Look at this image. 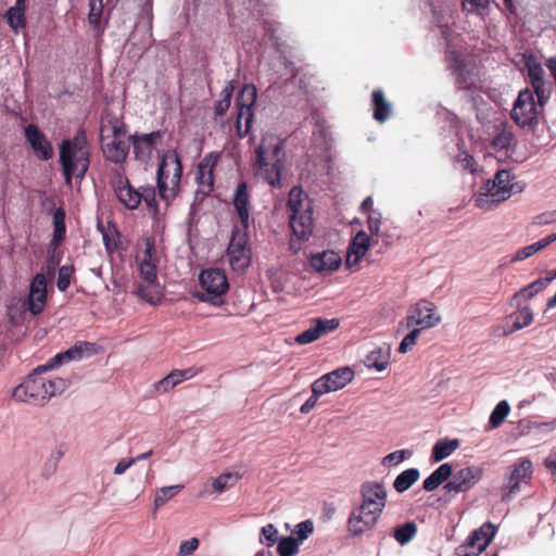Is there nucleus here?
I'll list each match as a JSON object with an SVG mask.
<instances>
[{
    "label": "nucleus",
    "instance_id": "21",
    "mask_svg": "<svg viewBox=\"0 0 556 556\" xmlns=\"http://www.w3.org/2000/svg\"><path fill=\"white\" fill-rule=\"evenodd\" d=\"M134 146V154L136 160L148 163L156 149V144L161 139L159 131L150 134L134 135L130 137Z\"/></svg>",
    "mask_w": 556,
    "mask_h": 556
},
{
    "label": "nucleus",
    "instance_id": "43",
    "mask_svg": "<svg viewBox=\"0 0 556 556\" xmlns=\"http://www.w3.org/2000/svg\"><path fill=\"white\" fill-rule=\"evenodd\" d=\"M299 541L293 536H285L279 540L277 553L279 556H294L299 552Z\"/></svg>",
    "mask_w": 556,
    "mask_h": 556
},
{
    "label": "nucleus",
    "instance_id": "50",
    "mask_svg": "<svg viewBox=\"0 0 556 556\" xmlns=\"http://www.w3.org/2000/svg\"><path fill=\"white\" fill-rule=\"evenodd\" d=\"M73 268L71 266H62L59 268L56 286L60 291H65L71 285Z\"/></svg>",
    "mask_w": 556,
    "mask_h": 556
},
{
    "label": "nucleus",
    "instance_id": "62",
    "mask_svg": "<svg viewBox=\"0 0 556 556\" xmlns=\"http://www.w3.org/2000/svg\"><path fill=\"white\" fill-rule=\"evenodd\" d=\"M530 248V251H531V254L534 255L535 253L542 251L544 248H543V244L541 243V241H536L532 244H529L528 245Z\"/></svg>",
    "mask_w": 556,
    "mask_h": 556
},
{
    "label": "nucleus",
    "instance_id": "13",
    "mask_svg": "<svg viewBox=\"0 0 556 556\" xmlns=\"http://www.w3.org/2000/svg\"><path fill=\"white\" fill-rule=\"evenodd\" d=\"M441 321L437 307L429 301H419L409 307L405 321L401 326L418 329L420 332L435 327Z\"/></svg>",
    "mask_w": 556,
    "mask_h": 556
},
{
    "label": "nucleus",
    "instance_id": "56",
    "mask_svg": "<svg viewBox=\"0 0 556 556\" xmlns=\"http://www.w3.org/2000/svg\"><path fill=\"white\" fill-rule=\"evenodd\" d=\"M490 3V0H463V8L468 12H478L481 9H485Z\"/></svg>",
    "mask_w": 556,
    "mask_h": 556
},
{
    "label": "nucleus",
    "instance_id": "28",
    "mask_svg": "<svg viewBox=\"0 0 556 556\" xmlns=\"http://www.w3.org/2000/svg\"><path fill=\"white\" fill-rule=\"evenodd\" d=\"M309 264L315 271L331 273L341 265V256L334 251H323L312 255Z\"/></svg>",
    "mask_w": 556,
    "mask_h": 556
},
{
    "label": "nucleus",
    "instance_id": "17",
    "mask_svg": "<svg viewBox=\"0 0 556 556\" xmlns=\"http://www.w3.org/2000/svg\"><path fill=\"white\" fill-rule=\"evenodd\" d=\"M380 516L381 514L379 511L359 505L349 517V532L353 536H359L364 532L372 529L377 525Z\"/></svg>",
    "mask_w": 556,
    "mask_h": 556
},
{
    "label": "nucleus",
    "instance_id": "58",
    "mask_svg": "<svg viewBox=\"0 0 556 556\" xmlns=\"http://www.w3.org/2000/svg\"><path fill=\"white\" fill-rule=\"evenodd\" d=\"M136 464V459H131V458H128V459H121L115 468H114V473L117 475V476H121L123 475L129 467H131L132 465Z\"/></svg>",
    "mask_w": 556,
    "mask_h": 556
},
{
    "label": "nucleus",
    "instance_id": "29",
    "mask_svg": "<svg viewBox=\"0 0 556 556\" xmlns=\"http://www.w3.org/2000/svg\"><path fill=\"white\" fill-rule=\"evenodd\" d=\"M195 376L193 368L175 369L166 377L155 382L154 388L159 393H166L174 389L177 384L189 380Z\"/></svg>",
    "mask_w": 556,
    "mask_h": 556
},
{
    "label": "nucleus",
    "instance_id": "6",
    "mask_svg": "<svg viewBox=\"0 0 556 556\" xmlns=\"http://www.w3.org/2000/svg\"><path fill=\"white\" fill-rule=\"evenodd\" d=\"M60 162L63 167L66 182L70 185L72 176L83 178L89 167V149L84 132H78L71 140H63L60 146Z\"/></svg>",
    "mask_w": 556,
    "mask_h": 556
},
{
    "label": "nucleus",
    "instance_id": "60",
    "mask_svg": "<svg viewBox=\"0 0 556 556\" xmlns=\"http://www.w3.org/2000/svg\"><path fill=\"white\" fill-rule=\"evenodd\" d=\"M540 241L543 244V248L545 249L546 247L556 241V232L548 235L547 237L541 239Z\"/></svg>",
    "mask_w": 556,
    "mask_h": 556
},
{
    "label": "nucleus",
    "instance_id": "8",
    "mask_svg": "<svg viewBox=\"0 0 556 556\" xmlns=\"http://www.w3.org/2000/svg\"><path fill=\"white\" fill-rule=\"evenodd\" d=\"M511 175L507 169L496 172L493 179L486 180L475 197L476 206L490 211L500 203L509 199L513 193L520 191L516 189L517 185L511 184Z\"/></svg>",
    "mask_w": 556,
    "mask_h": 556
},
{
    "label": "nucleus",
    "instance_id": "24",
    "mask_svg": "<svg viewBox=\"0 0 556 556\" xmlns=\"http://www.w3.org/2000/svg\"><path fill=\"white\" fill-rule=\"evenodd\" d=\"M47 303V278L43 274H37L29 287L28 308L33 315L40 314Z\"/></svg>",
    "mask_w": 556,
    "mask_h": 556
},
{
    "label": "nucleus",
    "instance_id": "14",
    "mask_svg": "<svg viewBox=\"0 0 556 556\" xmlns=\"http://www.w3.org/2000/svg\"><path fill=\"white\" fill-rule=\"evenodd\" d=\"M248 229L236 228L227 249L228 262L236 271H243L251 262V250L249 247Z\"/></svg>",
    "mask_w": 556,
    "mask_h": 556
},
{
    "label": "nucleus",
    "instance_id": "12",
    "mask_svg": "<svg viewBox=\"0 0 556 556\" xmlns=\"http://www.w3.org/2000/svg\"><path fill=\"white\" fill-rule=\"evenodd\" d=\"M256 101V88L252 85H244L238 94L236 106V131L239 138H243L250 131L253 111L252 108Z\"/></svg>",
    "mask_w": 556,
    "mask_h": 556
},
{
    "label": "nucleus",
    "instance_id": "45",
    "mask_svg": "<svg viewBox=\"0 0 556 556\" xmlns=\"http://www.w3.org/2000/svg\"><path fill=\"white\" fill-rule=\"evenodd\" d=\"M25 10L20 8H10L7 12L9 25L17 31L25 26Z\"/></svg>",
    "mask_w": 556,
    "mask_h": 556
},
{
    "label": "nucleus",
    "instance_id": "42",
    "mask_svg": "<svg viewBox=\"0 0 556 556\" xmlns=\"http://www.w3.org/2000/svg\"><path fill=\"white\" fill-rule=\"evenodd\" d=\"M510 412V406L507 401H501L497 403V405L494 407V409L491 413L489 424L491 428H497L500 427L503 421L506 419Z\"/></svg>",
    "mask_w": 556,
    "mask_h": 556
},
{
    "label": "nucleus",
    "instance_id": "38",
    "mask_svg": "<svg viewBox=\"0 0 556 556\" xmlns=\"http://www.w3.org/2000/svg\"><path fill=\"white\" fill-rule=\"evenodd\" d=\"M241 475L238 472H223L219 475L212 483L213 490L217 493H223L226 490L236 485V483L240 480Z\"/></svg>",
    "mask_w": 556,
    "mask_h": 556
},
{
    "label": "nucleus",
    "instance_id": "22",
    "mask_svg": "<svg viewBox=\"0 0 556 556\" xmlns=\"http://www.w3.org/2000/svg\"><path fill=\"white\" fill-rule=\"evenodd\" d=\"M340 323L337 318L323 319L317 318L313 320L311 327L295 337L298 344L304 345L312 343L319 339L321 336L327 334L339 327Z\"/></svg>",
    "mask_w": 556,
    "mask_h": 556
},
{
    "label": "nucleus",
    "instance_id": "27",
    "mask_svg": "<svg viewBox=\"0 0 556 556\" xmlns=\"http://www.w3.org/2000/svg\"><path fill=\"white\" fill-rule=\"evenodd\" d=\"M369 241L368 235L363 230L355 235L346 254L345 265L348 267H354L359 263L369 249Z\"/></svg>",
    "mask_w": 556,
    "mask_h": 556
},
{
    "label": "nucleus",
    "instance_id": "25",
    "mask_svg": "<svg viewBox=\"0 0 556 556\" xmlns=\"http://www.w3.org/2000/svg\"><path fill=\"white\" fill-rule=\"evenodd\" d=\"M532 475V464L529 459L522 458L514 464L513 470L508 477L506 489L508 494H505L503 498H507L509 494L516 493L519 490V484L528 482Z\"/></svg>",
    "mask_w": 556,
    "mask_h": 556
},
{
    "label": "nucleus",
    "instance_id": "39",
    "mask_svg": "<svg viewBox=\"0 0 556 556\" xmlns=\"http://www.w3.org/2000/svg\"><path fill=\"white\" fill-rule=\"evenodd\" d=\"M235 90L232 81H228L220 91V99L215 103V116L222 117L230 106L231 97Z\"/></svg>",
    "mask_w": 556,
    "mask_h": 556
},
{
    "label": "nucleus",
    "instance_id": "19",
    "mask_svg": "<svg viewBox=\"0 0 556 556\" xmlns=\"http://www.w3.org/2000/svg\"><path fill=\"white\" fill-rule=\"evenodd\" d=\"M361 505L382 514L387 503V490L378 482L367 481L361 485Z\"/></svg>",
    "mask_w": 556,
    "mask_h": 556
},
{
    "label": "nucleus",
    "instance_id": "63",
    "mask_svg": "<svg viewBox=\"0 0 556 556\" xmlns=\"http://www.w3.org/2000/svg\"><path fill=\"white\" fill-rule=\"evenodd\" d=\"M464 161L466 163L465 167L467 169H469L470 172H473L475 170V168H473V164H475L473 157L471 155L466 154Z\"/></svg>",
    "mask_w": 556,
    "mask_h": 556
},
{
    "label": "nucleus",
    "instance_id": "15",
    "mask_svg": "<svg viewBox=\"0 0 556 556\" xmlns=\"http://www.w3.org/2000/svg\"><path fill=\"white\" fill-rule=\"evenodd\" d=\"M526 67L539 105L544 106L551 97L552 85L544 80V70L533 55L527 58Z\"/></svg>",
    "mask_w": 556,
    "mask_h": 556
},
{
    "label": "nucleus",
    "instance_id": "57",
    "mask_svg": "<svg viewBox=\"0 0 556 556\" xmlns=\"http://www.w3.org/2000/svg\"><path fill=\"white\" fill-rule=\"evenodd\" d=\"M533 256L531 254L530 248L528 245L518 249L510 257V263L522 262L529 257Z\"/></svg>",
    "mask_w": 556,
    "mask_h": 556
},
{
    "label": "nucleus",
    "instance_id": "44",
    "mask_svg": "<svg viewBox=\"0 0 556 556\" xmlns=\"http://www.w3.org/2000/svg\"><path fill=\"white\" fill-rule=\"evenodd\" d=\"M389 364V357L383 354L381 350L372 351L367 355L366 365L372 367L378 371H382Z\"/></svg>",
    "mask_w": 556,
    "mask_h": 556
},
{
    "label": "nucleus",
    "instance_id": "11",
    "mask_svg": "<svg viewBox=\"0 0 556 556\" xmlns=\"http://www.w3.org/2000/svg\"><path fill=\"white\" fill-rule=\"evenodd\" d=\"M542 109L543 106L535 103L533 92L526 88L519 91L510 116L519 127L534 128L543 119Z\"/></svg>",
    "mask_w": 556,
    "mask_h": 556
},
{
    "label": "nucleus",
    "instance_id": "35",
    "mask_svg": "<svg viewBox=\"0 0 556 556\" xmlns=\"http://www.w3.org/2000/svg\"><path fill=\"white\" fill-rule=\"evenodd\" d=\"M419 479V470L409 468L401 472L393 482V488L399 493L407 491Z\"/></svg>",
    "mask_w": 556,
    "mask_h": 556
},
{
    "label": "nucleus",
    "instance_id": "41",
    "mask_svg": "<svg viewBox=\"0 0 556 556\" xmlns=\"http://www.w3.org/2000/svg\"><path fill=\"white\" fill-rule=\"evenodd\" d=\"M417 533V526L413 521H408L404 525H401L396 527L393 531V538L395 541L401 544L405 545L408 542H410Z\"/></svg>",
    "mask_w": 556,
    "mask_h": 556
},
{
    "label": "nucleus",
    "instance_id": "49",
    "mask_svg": "<svg viewBox=\"0 0 556 556\" xmlns=\"http://www.w3.org/2000/svg\"><path fill=\"white\" fill-rule=\"evenodd\" d=\"M90 11L88 14L89 24L97 28L100 25L101 16H102V3L101 1L97 2L96 0H90L89 2Z\"/></svg>",
    "mask_w": 556,
    "mask_h": 556
},
{
    "label": "nucleus",
    "instance_id": "30",
    "mask_svg": "<svg viewBox=\"0 0 556 556\" xmlns=\"http://www.w3.org/2000/svg\"><path fill=\"white\" fill-rule=\"evenodd\" d=\"M495 534V528L491 523H484L480 529L472 532L469 538L468 546L472 549V555L477 556L486 548Z\"/></svg>",
    "mask_w": 556,
    "mask_h": 556
},
{
    "label": "nucleus",
    "instance_id": "59",
    "mask_svg": "<svg viewBox=\"0 0 556 556\" xmlns=\"http://www.w3.org/2000/svg\"><path fill=\"white\" fill-rule=\"evenodd\" d=\"M103 242L108 252L112 253L117 250L118 244L115 239L110 238L106 232H103Z\"/></svg>",
    "mask_w": 556,
    "mask_h": 556
},
{
    "label": "nucleus",
    "instance_id": "20",
    "mask_svg": "<svg viewBox=\"0 0 556 556\" xmlns=\"http://www.w3.org/2000/svg\"><path fill=\"white\" fill-rule=\"evenodd\" d=\"M26 141L29 143L34 154L42 161H48L53 156V148L46 135L34 124H29L24 129Z\"/></svg>",
    "mask_w": 556,
    "mask_h": 556
},
{
    "label": "nucleus",
    "instance_id": "33",
    "mask_svg": "<svg viewBox=\"0 0 556 556\" xmlns=\"http://www.w3.org/2000/svg\"><path fill=\"white\" fill-rule=\"evenodd\" d=\"M459 446V441L457 439L453 440H439L432 447V458L434 462H441L444 458L448 457L457 447Z\"/></svg>",
    "mask_w": 556,
    "mask_h": 556
},
{
    "label": "nucleus",
    "instance_id": "48",
    "mask_svg": "<svg viewBox=\"0 0 556 556\" xmlns=\"http://www.w3.org/2000/svg\"><path fill=\"white\" fill-rule=\"evenodd\" d=\"M514 141L511 131L503 129L496 134L492 140V144L497 150H508Z\"/></svg>",
    "mask_w": 556,
    "mask_h": 556
},
{
    "label": "nucleus",
    "instance_id": "47",
    "mask_svg": "<svg viewBox=\"0 0 556 556\" xmlns=\"http://www.w3.org/2000/svg\"><path fill=\"white\" fill-rule=\"evenodd\" d=\"M278 541V530L273 523H268L261 529L260 543L268 547L275 545Z\"/></svg>",
    "mask_w": 556,
    "mask_h": 556
},
{
    "label": "nucleus",
    "instance_id": "5",
    "mask_svg": "<svg viewBox=\"0 0 556 556\" xmlns=\"http://www.w3.org/2000/svg\"><path fill=\"white\" fill-rule=\"evenodd\" d=\"M111 184L118 201L128 210H136L141 202L153 214L157 213L156 191L152 186L135 189L126 177L123 167L112 169Z\"/></svg>",
    "mask_w": 556,
    "mask_h": 556
},
{
    "label": "nucleus",
    "instance_id": "2",
    "mask_svg": "<svg viewBox=\"0 0 556 556\" xmlns=\"http://www.w3.org/2000/svg\"><path fill=\"white\" fill-rule=\"evenodd\" d=\"M282 141L274 135L263 136L255 151V176L271 187L281 186V170L285 161Z\"/></svg>",
    "mask_w": 556,
    "mask_h": 556
},
{
    "label": "nucleus",
    "instance_id": "1",
    "mask_svg": "<svg viewBox=\"0 0 556 556\" xmlns=\"http://www.w3.org/2000/svg\"><path fill=\"white\" fill-rule=\"evenodd\" d=\"M96 353L97 345L94 343L77 341L68 350L58 353L45 365L34 369L27 379L13 390L12 396L20 402L43 405L52 396L64 392L68 383L67 380L60 377L48 379L41 375L47 370L55 369L70 362H79Z\"/></svg>",
    "mask_w": 556,
    "mask_h": 556
},
{
    "label": "nucleus",
    "instance_id": "52",
    "mask_svg": "<svg viewBox=\"0 0 556 556\" xmlns=\"http://www.w3.org/2000/svg\"><path fill=\"white\" fill-rule=\"evenodd\" d=\"M410 456V452L407 450H399L395 452H392L384 456L382 458V465L383 466H390L392 464H400L402 463L406 457Z\"/></svg>",
    "mask_w": 556,
    "mask_h": 556
},
{
    "label": "nucleus",
    "instance_id": "7",
    "mask_svg": "<svg viewBox=\"0 0 556 556\" xmlns=\"http://www.w3.org/2000/svg\"><path fill=\"white\" fill-rule=\"evenodd\" d=\"M288 210L293 235L302 241L311 238L314 228L313 206L308 195L298 187L289 192Z\"/></svg>",
    "mask_w": 556,
    "mask_h": 556
},
{
    "label": "nucleus",
    "instance_id": "51",
    "mask_svg": "<svg viewBox=\"0 0 556 556\" xmlns=\"http://www.w3.org/2000/svg\"><path fill=\"white\" fill-rule=\"evenodd\" d=\"M410 331L407 333L399 346L400 353H406L408 350H410L417 342V339L420 334V331L418 329L409 328Z\"/></svg>",
    "mask_w": 556,
    "mask_h": 556
},
{
    "label": "nucleus",
    "instance_id": "61",
    "mask_svg": "<svg viewBox=\"0 0 556 556\" xmlns=\"http://www.w3.org/2000/svg\"><path fill=\"white\" fill-rule=\"evenodd\" d=\"M374 204V200L371 197H367L363 203L361 204V210L364 211V212H367L371 208Z\"/></svg>",
    "mask_w": 556,
    "mask_h": 556
},
{
    "label": "nucleus",
    "instance_id": "55",
    "mask_svg": "<svg viewBox=\"0 0 556 556\" xmlns=\"http://www.w3.org/2000/svg\"><path fill=\"white\" fill-rule=\"evenodd\" d=\"M199 546V540L192 538L190 540L184 541L179 545V556H188L191 555Z\"/></svg>",
    "mask_w": 556,
    "mask_h": 556
},
{
    "label": "nucleus",
    "instance_id": "16",
    "mask_svg": "<svg viewBox=\"0 0 556 556\" xmlns=\"http://www.w3.org/2000/svg\"><path fill=\"white\" fill-rule=\"evenodd\" d=\"M483 469L479 466H469L452 472V479L444 485L448 493H462L473 488L482 478Z\"/></svg>",
    "mask_w": 556,
    "mask_h": 556
},
{
    "label": "nucleus",
    "instance_id": "64",
    "mask_svg": "<svg viewBox=\"0 0 556 556\" xmlns=\"http://www.w3.org/2000/svg\"><path fill=\"white\" fill-rule=\"evenodd\" d=\"M152 454H153V451L150 450V451L142 453L136 457H132L131 459H136V463H137V462L144 460V459L149 458Z\"/></svg>",
    "mask_w": 556,
    "mask_h": 556
},
{
    "label": "nucleus",
    "instance_id": "4",
    "mask_svg": "<svg viewBox=\"0 0 556 556\" xmlns=\"http://www.w3.org/2000/svg\"><path fill=\"white\" fill-rule=\"evenodd\" d=\"M136 262L142 278L136 293L146 302L155 305L161 301L162 289L157 281L159 256L151 238L144 240V249L137 254Z\"/></svg>",
    "mask_w": 556,
    "mask_h": 556
},
{
    "label": "nucleus",
    "instance_id": "46",
    "mask_svg": "<svg viewBox=\"0 0 556 556\" xmlns=\"http://www.w3.org/2000/svg\"><path fill=\"white\" fill-rule=\"evenodd\" d=\"M312 395L304 402V404L300 407V412L302 414H308L316 405L318 399L326 394L321 387H319L315 381L312 383Z\"/></svg>",
    "mask_w": 556,
    "mask_h": 556
},
{
    "label": "nucleus",
    "instance_id": "40",
    "mask_svg": "<svg viewBox=\"0 0 556 556\" xmlns=\"http://www.w3.org/2000/svg\"><path fill=\"white\" fill-rule=\"evenodd\" d=\"M182 488L184 486L181 484H176V485L163 486V488L157 489L155 492V496H154L153 514H155L156 510L161 506H163L170 498H173L177 493H179Z\"/></svg>",
    "mask_w": 556,
    "mask_h": 556
},
{
    "label": "nucleus",
    "instance_id": "54",
    "mask_svg": "<svg viewBox=\"0 0 556 556\" xmlns=\"http://www.w3.org/2000/svg\"><path fill=\"white\" fill-rule=\"evenodd\" d=\"M381 214L377 211H372L367 219L368 229L371 235L378 236L380 232V226H381Z\"/></svg>",
    "mask_w": 556,
    "mask_h": 556
},
{
    "label": "nucleus",
    "instance_id": "18",
    "mask_svg": "<svg viewBox=\"0 0 556 556\" xmlns=\"http://www.w3.org/2000/svg\"><path fill=\"white\" fill-rule=\"evenodd\" d=\"M219 160L218 153L206 154L197 166L195 182L197 192L204 195L208 194L214 188V168Z\"/></svg>",
    "mask_w": 556,
    "mask_h": 556
},
{
    "label": "nucleus",
    "instance_id": "34",
    "mask_svg": "<svg viewBox=\"0 0 556 556\" xmlns=\"http://www.w3.org/2000/svg\"><path fill=\"white\" fill-rule=\"evenodd\" d=\"M551 283V278H538L525 288L515 293L514 299H522L523 301L530 300L535 294L544 290Z\"/></svg>",
    "mask_w": 556,
    "mask_h": 556
},
{
    "label": "nucleus",
    "instance_id": "37",
    "mask_svg": "<svg viewBox=\"0 0 556 556\" xmlns=\"http://www.w3.org/2000/svg\"><path fill=\"white\" fill-rule=\"evenodd\" d=\"M374 118L378 122H384L390 115V104L387 102L381 90L372 92Z\"/></svg>",
    "mask_w": 556,
    "mask_h": 556
},
{
    "label": "nucleus",
    "instance_id": "10",
    "mask_svg": "<svg viewBox=\"0 0 556 556\" xmlns=\"http://www.w3.org/2000/svg\"><path fill=\"white\" fill-rule=\"evenodd\" d=\"M200 291L193 293L200 302H210L213 305L224 303L223 296L229 289L227 276L219 268L203 269L199 275Z\"/></svg>",
    "mask_w": 556,
    "mask_h": 556
},
{
    "label": "nucleus",
    "instance_id": "3",
    "mask_svg": "<svg viewBox=\"0 0 556 556\" xmlns=\"http://www.w3.org/2000/svg\"><path fill=\"white\" fill-rule=\"evenodd\" d=\"M129 140L123 119L106 111L100 123L101 150L105 160L123 167L129 152Z\"/></svg>",
    "mask_w": 556,
    "mask_h": 556
},
{
    "label": "nucleus",
    "instance_id": "23",
    "mask_svg": "<svg viewBox=\"0 0 556 556\" xmlns=\"http://www.w3.org/2000/svg\"><path fill=\"white\" fill-rule=\"evenodd\" d=\"M354 378V371L350 367H341L328 372L315 382L321 387L325 393H330L344 388Z\"/></svg>",
    "mask_w": 556,
    "mask_h": 556
},
{
    "label": "nucleus",
    "instance_id": "9",
    "mask_svg": "<svg viewBox=\"0 0 556 556\" xmlns=\"http://www.w3.org/2000/svg\"><path fill=\"white\" fill-rule=\"evenodd\" d=\"M182 166L176 151L163 154L156 172L159 195L166 202L175 199L179 192Z\"/></svg>",
    "mask_w": 556,
    "mask_h": 556
},
{
    "label": "nucleus",
    "instance_id": "53",
    "mask_svg": "<svg viewBox=\"0 0 556 556\" xmlns=\"http://www.w3.org/2000/svg\"><path fill=\"white\" fill-rule=\"evenodd\" d=\"M314 531V523L311 520H305L295 526L294 534L299 538V543L306 540Z\"/></svg>",
    "mask_w": 556,
    "mask_h": 556
},
{
    "label": "nucleus",
    "instance_id": "31",
    "mask_svg": "<svg viewBox=\"0 0 556 556\" xmlns=\"http://www.w3.org/2000/svg\"><path fill=\"white\" fill-rule=\"evenodd\" d=\"M452 476V466L444 463L439 466L428 478L424 480L422 488L427 492H432Z\"/></svg>",
    "mask_w": 556,
    "mask_h": 556
},
{
    "label": "nucleus",
    "instance_id": "36",
    "mask_svg": "<svg viewBox=\"0 0 556 556\" xmlns=\"http://www.w3.org/2000/svg\"><path fill=\"white\" fill-rule=\"evenodd\" d=\"M510 318H513L514 321L511 328L506 332V334L514 333L525 327H528L533 320V312L530 307L525 306L511 314Z\"/></svg>",
    "mask_w": 556,
    "mask_h": 556
},
{
    "label": "nucleus",
    "instance_id": "26",
    "mask_svg": "<svg viewBox=\"0 0 556 556\" xmlns=\"http://www.w3.org/2000/svg\"><path fill=\"white\" fill-rule=\"evenodd\" d=\"M232 203L241 223V227L248 229L250 224L251 204L245 182L238 184L233 193Z\"/></svg>",
    "mask_w": 556,
    "mask_h": 556
},
{
    "label": "nucleus",
    "instance_id": "32",
    "mask_svg": "<svg viewBox=\"0 0 556 556\" xmlns=\"http://www.w3.org/2000/svg\"><path fill=\"white\" fill-rule=\"evenodd\" d=\"M65 211L62 207L55 210L53 214V237L50 247L56 249L65 238Z\"/></svg>",
    "mask_w": 556,
    "mask_h": 556
}]
</instances>
